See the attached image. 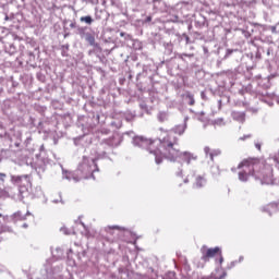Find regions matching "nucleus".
Returning a JSON list of instances; mask_svg holds the SVG:
<instances>
[{
  "mask_svg": "<svg viewBox=\"0 0 279 279\" xmlns=\"http://www.w3.org/2000/svg\"><path fill=\"white\" fill-rule=\"evenodd\" d=\"M179 140L174 136L173 133L166 135V137L161 141L162 158H167L171 162H175L178 158H182L187 165H191L192 160H197V155L189 151H180V144H178Z\"/></svg>",
  "mask_w": 279,
  "mask_h": 279,
  "instance_id": "f257e3e1",
  "label": "nucleus"
},
{
  "mask_svg": "<svg viewBox=\"0 0 279 279\" xmlns=\"http://www.w3.org/2000/svg\"><path fill=\"white\" fill-rule=\"evenodd\" d=\"M132 143L134 147H140V149H146L149 154L155 156L156 165L162 162V140H147L144 136H133Z\"/></svg>",
  "mask_w": 279,
  "mask_h": 279,
  "instance_id": "f03ea898",
  "label": "nucleus"
},
{
  "mask_svg": "<svg viewBox=\"0 0 279 279\" xmlns=\"http://www.w3.org/2000/svg\"><path fill=\"white\" fill-rule=\"evenodd\" d=\"M97 159L88 158L83 156L82 162L78 165L76 174L80 175L81 180H88L93 178L95 180V171H99V167H97Z\"/></svg>",
  "mask_w": 279,
  "mask_h": 279,
  "instance_id": "7ed1b4c3",
  "label": "nucleus"
},
{
  "mask_svg": "<svg viewBox=\"0 0 279 279\" xmlns=\"http://www.w3.org/2000/svg\"><path fill=\"white\" fill-rule=\"evenodd\" d=\"M123 143V137L119 133L113 134L111 137L102 140L98 146L97 158H106L108 154L112 153L113 147H119Z\"/></svg>",
  "mask_w": 279,
  "mask_h": 279,
  "instance_id": "20e7f679",
  "label": "nucleus"
},
{
  "mask_svg": "<svg viewBox=\"0 0 279 279\" xmlns=\"http://www.w3.org/2000/svg\"><path fill=\"white\" fill-rule=\"evenodd\" d=\"M256 167H258L256 159H244L241 163H239L238 169H242L238 173L240 182H247V180H250V175H254Z\"/></svg>",
  "mask_w": 279,
  "mask_h": 279,
  "instance_id": "39448f33",
  "label": "nucleus"
},
{
  "mask_svg": "<svg viewBox=\"0 0 279 279\" xmlns=\"http://www.w3.org/2000/svg\"><path fill=\"white\" fill-rule=\"evenodd\" d=\"M201 260H204V263H208L210 258H215V256H219V264H223V255L221 254V248L219 246H216L214 248H208V246L203 245L201 247Z\"/></svg>",
  "mask_w": 279,
  "mask_h": 279,
  "instance_id": "423d86ee",
  "label": "nucleus"
},
{
  "mask_svg": "<svg viewBox=\"0 0 279 279\" xmlns=\"http://www.w3.org/2000/svg\"><path fill=\"white\" fill-rule=\"evenodd\" d=\"M62 178L64 180H69V181L74 180V182H80V180H81V178L77 175V173L75 175L73 172H69V171L64 170V168H62Z\"/></svg>",
  "mask_w": 279,
  "mask_h": 279,
  "instance_id": "0eeeda50",
  "label": "nucleus"
},
{
  "mask_svg": "<svg viewBox=\"0 0 279 279\" xmlns=\"http://www.w3.org/2000/svg\"><path fill=\"white\" fill-rule=\"evenodd\" d=\"M185 131H186V123L179 124V125L174 126L172 129V132L168 133L167 136L169 134H173L174 136H175V134H179V136H182V134H184Z\"/></svg>",
  "mask_w": 279,
  "mask_h": 279,
  "instance_id": "6e6552de",
  "label": "nucleus"
},
{
  "mask_svg": "<svg viewBox=\"0 0 279 279\" xmlns=\"http://www.w3.org/2000/svg\"><path fill=\"white\" fill-rule=\"evenodd\" d=\"M85 40L90 45V47H95L96 49H100L99 44L95 43V36L90 33L85 34Z\"/></svg>",
  "mask_w": 279,
  "mask_h": 279,
  "instance_id": "1a4fd4ad",
  "label": "nucleus"
},
{
  "mask_svg": "<svg viewBox=\"0 0 279 279\" xmlns=\"http://www.w3.org/2000/svg\"><path fill=\"white\" fill-rule=\"evenodd\" d=\"M232 119H234V121H239L240 123H245V112H241V111H233L231 113Z\"/></svg>",
  "mask_w": 279,
  "mask_h": 279,
  "instance_id": "9d476101",
  "label": "nucleus"
},
{
  "mask_svg": "<svg viewBox=\"0 0 279 279\" xmlns=\"http://www.w3.org/2000/svg\"><path fill=\"white\" fill-rule=\"evenodd\" d=\"M47 166L45 165V161L39 160L35 165V171L40 175L44 171H46Z\"/></svg>",
  "mask_w": 279,
  "mask_h": 279,
  "instance_id": "9b49d317",
  "label": "nucleus"
},
{
  "mask_svg": "<svg viewBox=\"0 0 279 279\" xmlns=\"http://www.w3.org/2000/svg\"><path fill=\"white\" fill-rule=\"evenodd\" d=\"M263 211L268 213V215L271 216V213H278V205L275 203L269 204L263 208Z\"/></svg>",
  "mask_w": 279,
  "mask_h": 279,
  "instance_id": "f8f14e48",
  "label": "nucleus"
},
{
  "mask_svg": "<svg viewBox=\"0 0 279 279\" xmlns=\"http://www.w3.org/2000/svg\"><path fill=\"white\" fill-rule=\"evenodd\" d=\"M157 120L159 121V123H166V121H169V112L159 111L157 114Z\"/></svg>",
  "mask_w": 279,
  "mask_h": 279,
  "instance_id": "ddd939ff",
  "label": "nucleus"
},
{
  "mask_svg": "<svg viewBox=\"0 0 279 279\" xmlns=\"http://www.w3.org/2000/svg\"><path fill=\"white\" fill-rule=\"evenodd\" d=\"M11 219L13 223H16V221H25L26 216L23 215L21 211H16L11 216Z\"/></svg>",
  "mask_w": 279,
  "mask_h": 279,
  "instance_id": "4468645a",
  "label": "nucleus"
},
{
  "mask_svg": "<svg viewBox=\"0 0 279 279\" xmlns=\"http://www.w3.org/2000/svg\"><path fill=\"white\" fill-rule=\"evenodd\" d=\"M206 184V178L202 177V175H198L196 178V181L194 183V186L196 189H203V186Z\"/></svg>",
  "mask_w": 279,
  "mask_h": 279,
  "instance_id": "2eb2a0df",
  "label": "nucleus"
},
{
  "mask_svg": "<svg viewBox=\"0 0 279 279\" xmlns=\"http://www.w3.org/2000/svg\"><path fill=\"white\" fill-rule=\"evenodd\" d=\"M23 180H27V175H12L11 177V182H13V184H21V182Z\"/></svg>",
  "mask_w": 279,
  "mask_h": 279,
  "instance_id": "dca6fc26",
  "label": "nucleus"
},
{
  "mask_svg": "<svg viewBox=\"0 0 279 279\" xmlns=\"http://www.w3.org/2000/svg\"><path fill=\"white\" fill-rule=\"evenodd\" d=\"M184 97H185V101L189 104V106H195V96H193V94L187 92L184 95Z\"/></svg>",
  "mask_w": 279,
  "mask_h": 279,
  "instance_id": "f3484780",
  "label": "nucleus"
},
{
  "mask_svg": "<svg viewBox=\"0 0 279 279\" xmlns=\"http://www.w3.org/2000/svg\"><path fill=\"white\" fill-rule=\"evenodd\" d=\"M80 21L82 23H85V25H90L92 23H95V20L90 15L81 16Z\"/></svg>",
  "mask_w": 279,
  "mask_h": 279,
  "instance_id": "a211bd4d",
  "label": "nucleus"
},
{
  "mask_svg": "<svg viewBox=\"0 0 279 279\" xmlns=\"http://www.w3.org/2000/svg\"><path fill=\"white\" fill-rule=\"evenodd\" d=\"M52 256H54V258H61L62 257V248L57 247L56 250L51 251Z\"/></svg>",
  "mask_w": 279,
  "mask_h": 279,
  "instance_id": "6ab92c4d",
  "label": "nucleus"
},
{
  "mask_svg": "<svg viewBox=\"0 0 279 279\" xmlns=\"http://www.w3.org/2000/svg\"><path fill=\"white\" fill-rule=\"evenodd\" d=\"M226 276H228V274L226 271H223L222 275L219 277L211 275V276L203 277L202 279H223V278H226Z\"/></svg>",
  "mask_w": 279,
  "mask_h": 279,
  "instance_id": "aec40b11",
  "label": "nucleus"
},
{
  "mask_svg": "<svg viewBox=\"0 0 279 279\" xmlns=\"http://www.w3.org/2000/svg\"><path fill=\"white\" fill-rule=\"evenodd\" d=\"M215 156H221V150L220 149H214V150H211V153H209L210 160H215Z\"/></svg>",
  "mask_w": 279,
  "mask_h": 279,
  "instance_id": "412c9836",
  "label": "nucleus"
},
{
  "mask_svg": "<svg viewBox=\"0 0 279 279\" xmlns=\"http://www.w3.org/2000/svg\"><path fill=\"white\" fill-rule=\"evenodd\" d=\"M77 34L81 36V38H86V27H77Z\"/></svg>",
  "mask_w": 279,
  "mask_h": 279,
  "instance_id": "4be33fe9",
  "label": "nucleus"
},
{
  "mask_svg": "<svg viewBox=\"0 0 279 279\" xmlns=\"http://www.w3.org/2000/svg\"><path fill=\"white\" fill-rule=\"evenodd\" d=\"M234 52H236V49H227L226 54L222 58V60H228V58H230V56H232Z\"/></svg>",
  "mask_w": 279,
  "mask_h": 279,
  "instance_id": "5701e85b",
  "label": "nucleus"
},
{
  "mask_svg": "<svg viewBox=\"0 0 279 279\" xmlns=\"http://www.w3.org/2000/svg\"><path fill=\"white\" fill-rule=\"evenodd\" d=\"M194 56L195 54H193V53H179L178 54V58H179V60H183L184 61V58H194Z\"/></svg>",
  "mask_w": 279,
  "mask_h": 279,
  "instance_id": "b1692460",
  "label": "nucleus"
},
{
  "mask_svg": "<svg viewBox=\"0 0 279 279\" xmlns=\"http://www.w3.org/2000/svg\"><path fill=\"white\" fill-rule=\"evenodd\" d=\"M20 195H21V199H25V195H27V189L20 187Z\"/></svg>",
  "mask_w": 279,
  "mask_h": 279,
  "instance_id": "393cba45",
  "label": "nucleus"
},
{
  "mask_svg": "<svg viewBox=\"0 0 279 279\" xmlns=\"http://www.w3.org/2000/svg\"><path fill=\"white\" fill-rule=\"evenodd\" d=\"M60 230L63 232V234H75V231L69 230L65 227L61 228Z\"/></svg>",
  "mask_w": 279,
  "mask_h": 279,
  "instance_id": "a878e982",
  "label": "nucleus"
},
{
  "mask_svg": "<svg viewBox=\"0 0 279 279\" xmlns=\"http://www.w3.org/2000/svg\"><path fill=\"white\" fill-rule=\"evenodd\" d=\"M110 2H111V5L113 8H120L121 7V1H119V0H110Z\"/></svg>",
  "mask_w": 279,
  "mask_h": 279,
  "instance_id": "bb28decb",
  "label": "nucleus"
},
{
  "mask_svg": "<svg viewBox=\"0 0 279 279\" xmlns=\"http://www.w3.org/2000/svg\"><path fill=\"white\" fill-rule=\"evenodd\" d=\"M101 14H104V11L96 9L95 16L97 21H101Z\"/></svg>",
  "mask_w": 279,
  "mask_h": 279,
  "instance_id": "cd10ccee",
  "label": "nucleus"
},
{
  "mask_svg": "<svg viewBox=\"0 0 279 279\" xmlns=\"http://www.w3.org/2000/svg\"><path fill=\"white\" fill-rule=\"evenodd\" d=\"M110 230H125V228L119 226L108 227L107 231L110 232Z\"/></svg>",
  "mask_w": 279,
  "mask_h": 279,
  "instance_id": "c85d7f7f",
  "label": "nucleus"
},
{
  "mask_svg": "<svg viewBox=\"0 0 279 279\" xmlns=\"http://www.w3.org/2000/svg\"><path fill=\"white\" fill-rule=\"evenodd\" d=\"M59 202H60L61 204H64V201H62V196H59V198H53V199H52V204H59Z\"/></svg>",
  "mask_w": 279,
  "mask_h": 279,
  "instance_id": "c756f323",
  "label": "nucleus"
},
{
  "mask_svg": "<svg viewBox=\"0 0 279 279\" xmlns=\"http://www.w3.org/2000/svg\"><path fill=\"white\" fill-rule=\"evenodd\" d=\"M5 178H8V174L0 172V182H5Z\"/></svg>",
  "mask_w": 279,
  "mask_h": 279,
  "instance_id": "7c9ffc66",
  "label": "nucleus"
},
{
  "mask_svg": "<svg viewBox=\"0 0 279 279\" xmlns=\"http://www.w3.org/2000/svg\"><path fill=\"white\" fill-rule=\"evenodd\" d=\"M172 23H180V17L178 15H174L172 19H170Z\"/></svg>",
  "mask_w": 279,
  "mask_h": 279,
  "instance_id": "2f4dec72",
  "label": "nucleus"
},
{
  "mask_svg": "<svg viewBox=\"0 0 279 279\" xmlns=\"http://www.w3.org/2000/svg\"><path fill=\"white\" fill-rule=\"evenodd\" d=\"M70 27H71V29H77V27H80V26H77L76 22H71Z\"/></svg>",
  "mask_w": 279,
  "mask_h": 279,
  "instance_id": "473e14b6",
  "label": "nucleus"
},
{
  "mask_svg": "<svg viewBox=\"0 0 279 279\" xmlns=\"http://www.w3.org/2000/svg\"><path fill=\"white\" fill-rule=\"evenodd\" d=\"M204 151H205L206 156H210V154L213 153V151H210V147H208V146H206L204 148Z\"/></svg>",
  "mask_w": 279,
  "mask_h": 279,
  "instance_id": "72a5a7b5",
  "label": "nucleus"
},
{
  "mask_svg": "<svg viewBox=\"0 0 279 279\" xmlns=\"http://www.w3.org/2000/svg\"><path fill=\"white\" fill-rule=\"evenodd\" d=\"M239 3V0H230V3H227V5L230 8V5H236Z\"/></svg>",
  "mask_w": 279,
  "mask_h": 279,
  "instance_id": "f704fd0d",
  "label": "nucleus"
},
{
  "mask_svg": "<svg viewBox=\"0 0 279 279\" xmlns=\"http://www.w3.org/2000/svg\"><path fill=\"white\" fill-rule=\"evenodd\" d=\"M213 173L216 174V175H219V167H214L213 168Z\"/></svg>",
  "mask_w": 279,
  "mask_h": 279,
  "instance_id": "c9c22d12",
  "label": "nucleus"
},
{
  "mask_svg": "<svg viewBox=\"0 0 279 279\" xmlns=\"http://www.w3.org/2000/svg\"><path fill=\"white\" fill-rule=\"evenodd\" d=\"M184 38H185V43L186 45H189V43H191V37H189V35L183 34Z\"/></svg>",
  "mask_w": 279,
  "mask_h": 279,
  "instance_id": "e433bc0d",
  "label": "nucleus"
},
{
  "mask_svg": "<svg viewBox=\"0 0 279 279\" xmlns=\"http://www.w3.org/2000/svg\"><path fill=\"white\" fill-rule=\"evenodd\" d=\"M246 138H252V134H247V135L240 137V141H245Z\"/></svg>",
  "mask_w": 279,
  "mask_h": 279,
  "instance_id": "4c0bfd02",
  "label": "nucleus"
},
{
  "mask_svg": "<svg viewBox=\"0 0 279 279\" xmlns=\"http://www.w3.org/2000/svg\"><path fill=\"white\" fill-rule=\"evenodd\" d=\"M144 23H151V15H148V16L146 17V20L144 21Z\"/></svg>",
  "mask_w": 279,
  "mask_h": 279,
  "instance_id": "58836bf2",
  "label": "nucleus"
},
{
  "mask_svg": "<svg viewBox=\"0 0 279 279\" xmlns=\"http://www.w3.org/2000/svg\"><path fill=\"white\" fill-rule=\"evenodd\" d=\"M236 265V262H231L230 265L228 266V269H232Z\"/></svg>",
  "mask_w": 279,
  "mask_h": 279,
  "instance_id": "ea45409f",
  "label": "nucleus"
},
{
  "mask_svg": "<svg viewBox=\"0 0 279 279\" xmlns=\"http://www.w3.org/2000/svg\"><path fill=\"white\" fill-rule=\"evenodd\" d=\"M158 3H160V0H154V8H158Z\"/></svg>",
  "mask_w": 279,
  "mask_h": 279,
  "instance_id": "a19ab883",
  "label": "nucleus"
},
{
  "mask_svg": "<svg viewBox=\"0 0 279 279\" xmlns=\"http://www.w3.org/2000/svg\"><path fill=\"white\" fill-rule=\"evenodd\" d=\"M4 232H12V228L5 227Z\"/></svg>",
  "mask_w": 279,
  "mask_h": 279,
  "instance_id": "79ce46f5",
  "label": "nucleus"
},
{
  "mask_svg": "<svg viewBox=\"0 0 279 279\" xmlns=\"http://www.w3.org/2000/svg\"><path fill=\"white\" fill-rule=\"evenodd\" d=\"M221 121H223V119H218V120H216V123H217L218 125H221Z\"/></svg>",
  "mask_w": 279,
  "mask_h": 279,
  "instance_id": "37998d69",
  "label": "nucleus"
},
{
  "mask_svg": "<svg viewBox=\"0 0 279 279\" xmlns=\"http://www.w3.org/2000/svg\"><path fill=\"white\" fill-rule=\"evenodd\" d=\"M255 147H256V149H258V151H260V144L256 143Z\"/></svg>",
  "mask_w": 279,
  "mask_h": 279,
  "instance_id": "c03bdc74",
  "label": "nucleus"
},
{
  "mask_svg": "<svg viewBox=\"0 0 279 279\" xmlns=\"http://www.w3.org/2000/svg\"><path fill=\"white\" fill-rule=\"evenodd\" d=\"M29 215H32V213L27 211L26 215H24V217H29Z\"/></svg>",
  "mask_w": 279,
  "mask_h": 279,
  "instance_id": "a18cd8bd",
  "label": "nucleus"
},
{
  "mask_svg": "<svg viewBox=\"0 0 279 279\" xmlns=\"http://www.w3.org/2000/svg\"><path fill=\"white\" fill-rule=\"evenodd\" d=\"M94 51L93 50H89L88 51V56H93Z\"/></svg>",
  "mask_w": 279,
  "mask_h": 279,
  "instance_id": "49530a36",
  "label": "nucleus"
},
{
  "mask_svg": "<svg viewBox=\"0 0 279 279\" xmlns=\"http://www.w3.org/2000/svg\"><path fill=\"white\" fill-rule=\"evenodd\" d=\"M22 228H28V225H27V223H24V225L22 226Z\"/></svg>",
  "mask_w": 279,
  "mask_h": 279,
  "instance_id": "de8ad7c7",
  "label": "nucleus"
},
{
  "mask_svg": "<svg viewBox=\"0 0 279 279\" xmlns=\"http://www.w3.org/2000/svg\"><path fill=\"white\" fill-rule=\"evenodd\" d=\"M243 262V256H240L239 263Z\"/></svg>",
  "mask_w": 279,
  "mask_h": 279,
  "instance_id": "09e8293b",
  "label": "nucleus"
},
{
  "mask_svg": "<svg viewBox=\"0 0 279 279\" xmlns=\"http://www.w3.org/2000/svg\"><path fill=\"white\" fill-rule=\"evenodd\" d=\"M204 52H205V53H208V48H204Z\"/></svg>",
  "mask_w": 279,
  "mask_h": 279,
  "instance_id": "8fccbe9b",
  "label": "nucleus"
},
{
  "mask_svg": "<svg viewBox=\"0 0 279 279\" xmlns=\"http://www.w3.org/2000/svg\"><path fill=\"white\" fill-rule=\"evenodd\" d=\"M177 175H182V170H180V171L177 173Z\"/></svg>",
  "mask_w": 279,
  "mask_h": 279,
  "instance_id": "3c124183",
  "label": "nucleus"
},
{
  "mask_svg": "<svg viewBox=\"0 0 279 279\" xmlns=\"http://www.w3.org/2000/svg\"><path fill=\"white\" fill-rule=\"evenodd\" d=\"M184 184H189V179H185V180H184Z\"/></svg>",
  "mask_w": 279,
  "mask_h": 279,
  "instance_id": "603ef678",
  "label": "nucleus"
},
{
  "mask_svg": "<svg viewBox=\"0 0 279 279\" xmlns=\"http://www.w3.org/2000/svg\"><path fill=\"white\" fill-rule=\"evenodd\" d=\"M205 23H206V19H205V17H203V25H205Z\"/></svg>",
  "mask_w": 279,
  "mask_h": 279,
  "instance_id": "864d4df0",
  "label": "nucleus"
},
{
  "mask_svg": "<svg viewBox=\"0 0 279 279\" xmlns=\"http://www.w3.org/2000/svg\"><path fill=\"white\" fill-rule=\"evenodd\" d=\"M53 143H54V145H58V140L54 138V142H53Z\"/></svg>",
  "mask_w": 279,
  "mask_h": 279,
  "instance_id": "5fc2aeb1",
  "label": "nucleus"
},
{
  "mask_svg": "<svg viewBox=\"0 0 279 279\" xmlns=\"http://www.w3.org/2000/svg\"><path fill=\"white\" fill-rule=\"evenodd\" d=\"M81 225L83 226V228H86V225H84V222H81Z\"/></svg>",
  "mask_w": 279,
  "mask_h": 279,
  "instance_id": "6e6d98bb",
  "label": "nucleus"
},
{
  "mask_svg": "<svg viewBox=\"0 0 279 279\" xmlns=\"http://www.w3.org/2000/svg\"><path fill=\"white\" fill-rule=\"evenodd\" d=\"M120 36H125V33H120Z\"/></svg>",
  "mask_w": 279,
  "mask_h": 279,
  "instance_id": "4d7b16f0",
  "label": "nucleus"
},
{
  "mask_svg": "<svg viewBox=\"0 0 279 279\" xmlns=\"http://www.w3.org/2000/svg\"><path fill=\"white\" fill-rule=\"evenodd\" d=\"M126 134L132 135V134H134V132H129V133H126Z\"/></svg>",
  "mask_w": 279,
  "mask_h": 279,
  "instance_id": "13d9d810",
  "label": "nucleus"
},
{
  "mask_svg": "<svg viewBox=\"0 0 279 279\" xmlns=\"http://www.w3.org/2000/svg\"><path fill=\"white\" fill-rule=\"evenodd\" d=\"M102 5H106V0H104Z\"/></svg>",
  "mask_w": 279,
  "mask_h": 279,
  "instance_id": "bf43d9fd",
  "label": "nucleus"
},
{
  "mask_svg": "<svg viewBox=\"0 0 279 279\" xmlns=\"http://www.w3.org/2000/svg\"><path fill=\"white\" fill-rule=\"evenodd\" d=\"M1 193H2V195H5V191H2Z\"/></svg>",
  "mask_w": 279,
  "mask_h": 279,
  "instance_id": "052dcab7",
  "label": "nucleus"
},
{
  "mask_svg": "<svg viewBox=\"0 0 279 279\" xmlns=\"http://www.w3.org/2000/svg\"><path fill=\"white\" fill-rule=\"evenodd\" d=\"M272 32H276V27H272Z\"/></svg>",
  "mask_w": 279,
  "mask_h": 279,
  "instance_id": "680f3d73",
  "label": "nucleus"
},
{
  "mask_svg": "<svg viewBox=\"0 0 279 279\" xmlns=\"http://www.w3.org/2000/svg\"><path fill=\"white\" fill-rule=\"evenodd\" d=\"M202 97H205L204 92L202 93Z\"/></svg>",
  "mask_w": 279,
  "mask_h": 279,
  "instance_id": "e2e57ef3",
  "label": "nucleus"
},
{
  "mask_svg": "<svg viewBox=\"0 0 279 279\" xmlns=\"http://www.w3.org/2000/svg\"><path fill=\"white\" fill-rule=\"evenodd\" d=\"M0 217H3V215H2V214H0Z\"/></svg>",
  "mask_w": 279,
  "mask_h": 279,
  "instance_id": "0e129e2a",
  "label": "nucleus"
}]
</instances>
